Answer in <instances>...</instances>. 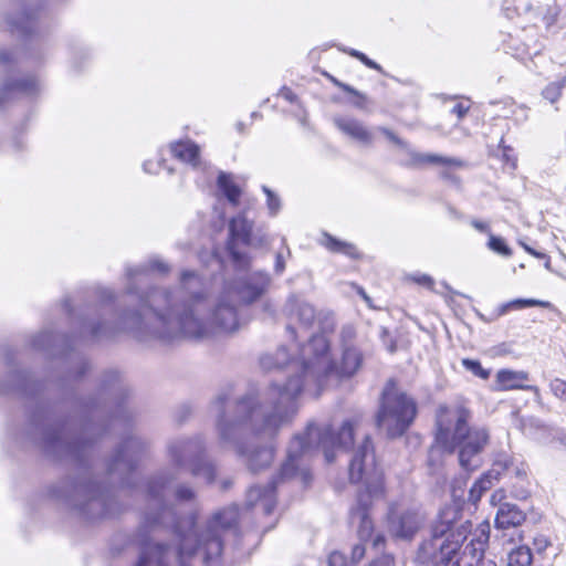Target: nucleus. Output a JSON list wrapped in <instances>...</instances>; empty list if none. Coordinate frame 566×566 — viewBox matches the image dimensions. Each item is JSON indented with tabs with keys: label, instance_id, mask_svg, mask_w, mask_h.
Listing matches in <instances>:
<instances>
[{
	"label": "nucleus",
	"instance_id": "nucleus-22",
	"mask_svg": "<svg viewBox=\"0 0 566 566\" xmlns=\"http://www.w3.org/2000/svg\"><path fill=\"white\" fill-rule=\"evenodd\" d=\"M248 503L250 506L261 507L264 514H271L276 503L274 484L251 488L248 492Z\"/></svg>",
	"mask_w": 566,
	"mask_h": 566
},
{
	"label": "nucleus",
	"instance_id": "nucleus-14",
	"mask_svg": "<svg viewBox=\"0 0 566 566\" xmlns=\"http://www.w3.org/2000/svg\"><path fill=\"white\" fill-rule=\"evenodd\" d=\"M34 422L41 427L44 447L50 450H66L71 453L82 448L80 441H71L65 422L56 421L50 413H44Z\"/></svg>",
	"mask_w": 566,
	"mask_h": 566
},
{
	"label": "nucleus",
	"instance_id": "nucleus-59",
	"mask_svg": "<svg viewBox=\"0 0 566 566\" xmlns=\"http://www.w3.org/2000/svg\"><path fill=\"white\" fill-rule=\"evenodd\" d=\"M440 176L444 180H450V181H453V182H458V178L454 175H452L449 170H442Z\"/></svg>",
	"mask_w": 566,
	"mask_h": 566
},
{
	"label": "nucleus",
	"instance_id": "nucleus-49",
	"mask_svg": "<svg viewBox=\"0 0 566 566\" xmlns=\"http://www.w3.org/2000/svg\"><path fill=\"white\" fill-rule=\"evenodd\" d=\"M470 106L468 104H464V103H457L452 108H451V113L452 114H455L458 116V118H462L465 116V114L468 113Z\"/></svg>",
	"mask_w": 566,
	"mask_h": 566
},
{
	"label": "nucleus",
	"instance_id": "nucleus-24",
	"mask_svg": "<svg viewBox=\"0 0 566 566\" xmlns=\"http://www.w3.org/2000/svg\"><path fill=\"white\" fill-rule=\"evenodd\" d=\"M148 449L149 442L146 439L130 434L123 440L114 460H134L136 457L145 455Z\"/></svg>",
	"mask_w": 566,
	"mask_h": 566
},
{
	"label": "nucleus",
	"instance_id": "nucleus-36",
	"mask_svg": "<svg viewBox=\"0 0 566 566\" xmlns=\"http://www.w3.org/2000/svg\"><path fill=\"white\" fill-rule=\"evenodd\" d=\"M462 365L468 371H471L481 379H488L490 377V370L484 369L479 360L464 358L462 359Z\"/></svg>",
	"mask_w": 566,
	"mask_h": 566
},
{
	"label": "nucleus",
	"instance_id": "nucleus-35",
	"mask_svg": "<svg viewBox=\"0 0 566 566\" xmlns=\"http://www.w3.org/2000/svg\"><path fill=\"white\" fill-rule=\"evenodd\" d=\"M369 457L374 458V447L370 438L365 436L361 443L354 450L352 460H366Z\"/></svg>",
	"mask_w": 566,
	"mask_h": 566
},
{
	"label": "nucleus",
	"instance_id": "nucleus-30",
	"mask_svg": "<svg viewBox=\"0 0 566 566\" xmlns=\"http://www.w3.org/2000/svg\"><path fill=\"white\" fill-rule=\"evenodd\" d=\"M321 243L332 252L343 253L350 258L358 256V252L353 244L340 241L327 233H324Z\"/></svg>",
	"mask_w": 566,
	"mask_h": 566
},
{
	"label": "nucleus",
	"instance_id": "nucleus-54",
	"mask_svg": "<svg viewBox=\"0 0 566 566\" xmlns=\"http://www.w3.org/2000/svg\"><path fill=\"white\" fill-rule=\"evenodd\" d=\"M279 95L291 103L295 102L296 99V95L292 92V90L287 87H283Z\"/></svg>",
	"mask_w": 566,
	"mask_h": 566
},
{
	"label": "nucleus",
	"instance_id": "nucleus-34",
	"mask_svg": "<svg viewBox=\"0 0 566 566\" xmlns=\"http://www.w3.org/2000/svg\"><path fill=\"white\" fill-rule=\"evenodd\" d=\"M196 465L191 468L193 473L202 476L206 482L211 483L214 480L216 468L213 462H193Z\"/></svg>",
	"mask_w": 566,
	"mask_h": 566
},
{
	"label": "nucleus",
	"instance_id": "nucleus-6",
	"mask_svg": "<svg viewBox=\"0 0 566 566\" xmlns=\"http://www.w3.org/2000/svg\"><path fill=\"white\" fill-rule=\"evenodd\" d=\"M208 289L203 277L192 270L180 273L176 290H155L147 300L153 322L148 333L161 342H174L172 327L184 316L206 308Z\"/></svg>",
	"mask_w": 566,
	"mask_h": 566
},
{
	"label": "nucleus",
	"instance_id": "nucleus-43",
	"mask_svg": "<svg viewBox=\"0 0 566 566\" xmlns=\"http://www.w3.org/2000/svg\"><path fill=\"white\" fill-rule=\"evenodd\" d=\"M328 566H348L345 556L339 552H333L328 556Z\"/></svg>",
	"mask_w": 566,
	"mask_h": 566
},
{
	"label": "nucleus",
	"instance_id": "nucleus-27",
	"mask_svg": "<svg viewBox=\"0 0 566 566\" xmlns=\"http://www.w3.org/2000/svg\"><path fill=\"white\" fill-rule=\"evenodd\" d=\"M6 23L10 32L27 35L31 33L34 28L35 13L34 11L23 10L14 15H8Z\"/></svg>",
	"mask_w": 566,
	"mask_h": 566
},
{
	"label": "nucleus",
	"instance_id": "nucleus-41",
	"mask_svg": "<svg viewBox=\"0 0 566 566\" xmlns=\"http://www.w3.org/2000/svg\"><path fill=\"white\" fill-rule=\"evenodd\" d=\"M71 360L74 365V367H73L74 378H80L81 376H83L85 374V371L88 367V364L78 354L73 355L71 357Z\"/></svg>",
	"mask_w": 566,
	"mask_h": 566
},
{
	"label": "nucleus",
	"instance_id": "nucleus-58",
	"mask_svg": "<svg viewBox=\"0 0 566 566\" xmlns=\"http://www.w3.org/2000/svg\"><path fill=\"white\" fill-rule=\"evenodd\" d=\"M503 497H504V492L503 491H496L491 496V503L493 505H496L497 503H500L502 501Z\"/></svg>",
	"mask_w": 566,
	"mask_h": 566
},
{
	"label": "nucleus",
	"instance_id": "nucleus-39",
	"mask_svg": "<svg viewBox=\"0 0 566 566\" xmlns=\"http://www.w3.org/2000/svg\"><path fill=\"white\" fill-rule=\"evenodd\" d=\"M344 52L348 53L350 56L358 59L361 63H364L367 67L381 72L382 69L375 61L370 60L366 54L355 50L348 49L344 50Z\"/></svg>",
	"mask_w": 566,
	"mask_h": 566
},
{
	"label": "nucleus",
	"instance_id": "nucleus-44",
	"mask_svg": "<svg viewBox=\"0 0 566 566\" xmlns=\"http://www.w3.org/2000/svg\"><path fill=\"white\" fill-rule=\"evenodd\" d=\"M470 224L479 232L481 233H485L488 235H490L492 232H491V227H490V223L486 222V221H482V220H478V219H472L470 221Z\"/></svg>",
	"mask_w": 566,
	"mask_h": 566
},
{
	"label": "nucleus",
	"instance_id": "nucleus-56",
	"mask_svg": "<svg viewBox=\"0 0 566 566\" xmlns=\"http://www.w3.org/2000/svg\"><path fill=\"white\" fill-rule=\"evenodd\" d=\"M12 61V53L8 50H0V64H7Z\"/></svg>",
	"mask_w": 566,
	"mask_h": 566
},
{
	"label": "nucleus",
	"instance_id": "nucleus-33",
	"mask_svg": "<svg viewBox=\"0 0 566 566\" xmlns=\"http://www.w3.org/2000/svg\"><path fill=\"white\" fill-rule=\"evenodd\" d=\"M56 335L51 332H43L34 336L32 339V346L39 350H51V347L55 345Z\"/></svg>",
	"mask_w": 566,
	"mask_h": 566
},
{
	"label": "nucleus",
	"instance_id": "nucleus-62",
	"mask_svg": "<svg viewBox=\"0 0 566 566\" xmlns=\"http://www.w3.org/2000/svg\"><path fill=\"white\" fill-rule=\"evenodd\" d=\"M17 377H18L19 381H21V382L25 381V378L23 375L19 374V375H17ZM18 389L24 390V384H19Z\"/></svg>",
	"mask_w": 566,
	"mask_h": 566
},
{
	"label": "nucleus",
	"instance_id": "nucleus-38",
	"mask_svg": "<svg viewBox=\"0 0 566 566\" xmlns=\"http://www.w3.org/2000/svg\"><path fill=\"white\" fill-rule=\"evenodd\" d=\"M511 305H513V308L520 310V308L533 307V306L548 307L551 304H549V302L535 300V298H516V300L511 301Z\"/></svg>",
	"mask_w": 566,
	"mask_h": 566
},
{
	"label": "nucleus",
	"instance_id": "nucleus-2",
	"mask_svg": "<svg viewBox=\"0 0 566 566\" xmlns=\"http://www.w3.org/2000/svg\"><path fill=\"white\" fill-rule=\"evenodd\" d=\"M151 505L159 512H148L145 522L148 526L161 524L172 525L179 537V547L170 548L161 544H148L142 552L135 566H189V559L202 554L206 566H219L222 552V534L233 527L239 518L237 506L227 507L217 513L208 523L203 533L198 535L193 530V518L176 522L175 512L170 506V497L176 502H188L193 499L191 489L180 485L172 486L164 479L155 480L149 485Z\"/></svg>",
	"mask_w": 566,
	"mask_h": 566
},
{
	"label": "nucleus",
	"instance_id": "nucleus-8",
	"mask_svg": "<svg viewBox=\"0 0 566 566\" xmlns=\"http://www.w3.org/2000/svg\"><path fill=\"white\" fill-rule=\"evenodd\" d=\"M328 348L326 336L314 334L308 345L302 349L304 370L312 375L313 385L317 390L328 386L333 380L354 376L363 364V354L355 346L344 347L339 365L329 359Z\"/></svg>",
	"mask_w": 566,
	"mask_h": 566
},
{
	"label": "nucleus",
	"instance_id": "nucleus-26",
	"mask_svg": "<svg viewBox=\"0 0 566 566\" xmlns=\"http://www.w3.org/2000/svg\"><path fill=\"white\" fill-rule=\"evenodd\" d=\"M528 379V374L525 371H515L509 369H501L496 374V382L502 390L524 389L531 390L532 386L523 385Z\"/></svg>",
	"mask_w": 566,
	"mask_h": 566
},
{
	"label": "nucleus",
	"instance_id": "nucleus-51",
	"mask_svg": "<svg viewBox=\"0 0 566 566\" xmlns=\"http://www.w3.org/2000/svg\"><path fill=\"white\" fill-rule=\"evenodd\" d=\"M370 566H394V559L390 555H382L375 559Z\"/></svg>",
	"mask_w": 566,
	"mask_h": 566
},
{
	"label": "nucleus",
	"instance_id": "nucleus-20",
	"mask_svg": "<svg viewBox=\"0 0 566 566\" xmlns=\"http://www.w3.org/2000/svg\"><path fill=\"white\" fill-rule=\"evenodd\" d=\"M40 91V81L33 75H27L19 78H10L3 83L0 92V105L4 99L13 95L32 96Z\"/></svg>",
	"mask_w": 566,
	"mask_h": 566
},
{
	"label": "nucleus",
	"instance_id": "nucleus-13",
	"mask_svg": "<svg viewBox=\"0 0 566 566\" xmlns=\"http://www.w3.org/2000/svg\"><path fill=\"white\" fill-rule=\"evenodd\" d=\"M386 138L400 149V164L408 168H421L426 165H442L462 167L463 161L458 158L444 157L436 154H423L415 150L410 145L386 127H378Z\"/></svg>",
	"mask_w": 566,
	"mask_h": 566
},
{
	"label": "nucleus",
	"instance_id": "nucleus-21",
	"mask_svg": "<svg viewBox=\"0 0 566 566\" xmlns=\"http://www.w3.org/2000/svg\"><path fill=\"white\" fill-rule=\"evenodd\" d=\"M503 471H509L507 462H494L493 468L471 486L469 501L476 503L482 494L492 486L493 481L499 480Z\"/></svg>",
	"mask_w": 566,
	"mask_h": 566
},
{
	"label": "nucleus",
	"instance_id": "nucleus-7",
	"mask_svg": "<svg viewBox=\"0 0 566 566\" xmlns=\"http://www.w3.org/2000/svg\"><path fill=\"white\" fill-rule=\"evenodd\" d=\"M470 412L463 407L440 406L436 415L434 442L431 455L450 457L458 451L459 460L479 455L489 442L484 427L470 428Z\"/></svg>",
	"mask_w": 566,
	"mask_h": 566
},
{
	"label": "nucleus",
	"instance_id": "nucleus-19",
	"mask_svg": "<svg viewBox=\"0 0 566 566\" xmlns=\"http://www.w3.org/2000/svg\"><path fill=\"white\" fill-rule=\"evenodd\" d=\"M423 523V516L416 511L389 515V532L395 537L411 539Z\"/></svg>",
	"mask_w": 566,
	"mask_h": 566
},
{
	"label": "nucleus",
	"instance_id": "nucleus-46",
	"mask_svg": "<svg viewBox=\"0 0 566 566\" xmlns=\"http://www.w3.org/2000/svg\"><path fill=\"white\" fill-rule=\"evenodd\" d=\"M332 81L335 85L340 87L343 91H345L349 94H353L354 96H358L361 99H365V95L363 93L358 92L357 90H355L354 87H352L350 85L342 83V82L337 81L336 78H333Z\"/></svg>",
	"mask_w": 566,
	"mask_h": 566
},
{
	"label": "nucleus",
	"instance_id": "nucleus-28",
	"mask_svg": "<svg viewBox=\"0 0 566 566\" xmlns=\"http://www.w3.org/2000/svg\"><path fill=\"white\" fill-rule=\"evenodd\" d=\"M230 235L232 241L242 242L243 244L251 243L252 222L247 220L242 214L232 218L229 224Z\"/></svg>",
	"mask_w": 566,
	"mask_h": 566
},
{
	"label": "nucleus",
	"instance_id": "nucleus-17",
	"mask_svg": "<svg viewBox=\"0 0 566 566\" xmlns=\"http://www.w3.org/2000/svg\"><path fill=\"white\" fill-rule=\"evenodd\" d=\"M206 442L203 437H180L168 442V454L172 460H201L206 454Z\"/></svg>",
	"mask_w": 566,
	"mask_h": 566
},
{
	"label": "nucleus",
	"instance_id": "nucleus-1",
	"mask_svg": "<svg viewBox=\"0 0 566 566\" xmlns=\"http://www.w3.org/2000/svg\"><path fill=\"white\" fill-rule=\"evenodd\" d=\"M307 345L298 349V360L285 347H280L275 355L261 357L260 364L266 370L289 367L295 374L283 385L273 382L262 391H250L237 398L231 416L220 410L216 426L222 448L232 449L237 455L249 460L275 457L274 438L297 413L296 399L303 389L313 385L312 375L303 367L302 349Z\"/></svg>",
	"mask_w": 566,
	"mask_h": 566
},
{
	"label": "nucleus",
	"instance_id": "nucleus-32",
	"mask_svg": "<svg viewBox=\"0 0 566 566\" xmlns=\"http://www.w3.org/2000/svg\"><path fill=\"white\" fill-rule=\"evenodd\" d=\"M486 247L494 253L505 258H510L513 254L512 249L506 244L505 240L493 233L489 235Z\"/></svg>",
	"mask_w": 566,
	"mask_h": 566
},
{
	"label": "nucleus",
	"instance_id": "nucleus-55",
	"mask_svg": "<svg viewBox=\"0 0 566 566\" xmlns=\"http://www.w3.org/2000/svg\"><path fill=\"white\" fill-rule=\"evenodd\" d=\"M534 544H535L537 551L541 552V551L546 549V547L548 546L549 543L546 537L541 536V537L535 538Z\"/></svg>",
	"mask_w": 566,
	"mask_h": 566
},
{
	"label": "nucleus",
	"instance_id": "nucleus-37",
	"mask_svg": "<svg viewBox=\"0 0 566 566\" xmlns=\"http://www.w3.org/2000/svg\"><path fill=\"white\" fill-rule=\"evenodd\" d=\"M263 192L266 195V206L271 216H276L281 209L280 198L266 186H262Z\"/></svg>",
	"mask_w": 566,
	"mask_h": 566
},
{
	"label": "nucleus",
	"instance_id": "nucleus-29",
	"mask_svg": "<svg viewBox=\"0 0 566 566\" xmlns=\"http://www.w3.org/2000/svg\"><path fill=\"white\" fill-rule=\"evenodd\" d=\"M219 191L227 198L233 207L239 205L241 189L234 182L233 177L226 172H220L217 180Z\"/></svg>",
	"mask_w": 566,
	"mask_h": 566
},
{
	"label": "nucleus",
	"instance_id": "nucleus-16",
	"mask_svg": "<svg viewBox=\"0 0 566 566\" xmlns=\"http://www.w3.org/2000/svg\"><path fill=\"white\" fill-rule=\"evenodd\" d=\"M284 312L290 319L287 332L293 339H297L301 332L307 333L316 323V311L313 305L297 295L287 298Z\"/></svg>",
	"mask_w": 566,
	"mask_h": 566
},
{
	"label": "nucleus",
	"instance_id": "nucleus-4",
	"mask_svg": "<svg viewBox=\"0 0 566 566\" xmlns=\"http://www.w3.org/2000/svg\"><path fill=\"white\" fill-rule=\"evenodd\" d=\"M270 276L265 272H253L243 279L226 283L222 292L213 302L206 301V308L184 316L170 333L174 342L180 338L203 340L216 334H232L242 326L239 304H250L268 289Z\"/></svg>",
	"mask_w": 566,
	"mask_h": 566
},
{
	"label": "nucleus",
	"instance_id": "nucleus-12",
	"mask_svg": "<svg viewBox=\"0 0 566 566\" xmlns=\"http://www.w3.org/2000/svg\"><path fill=\"white\" fill-rule=\"evenodd\" d=\"M102 391L114 396V410L108 419H104V411L99 408H94L90 411V420L84 424L83 433L101 434L107 430L109 426L116 422L126 423L133 416L132 410L124 402L122 396L125 392L120 375L117 371H108L104 375L102 380Z\"/></svg>",
	"mask_w": 566,
	"mask_h": 566
},
{
	"label": "nucleus",
	"instance_id": "nucleus-50",
	"mask_svg": "<svg viewBox=\"0 0 566 566\" xmlns=\"http://www.w3.org/2000/svg\"><path fill=\"white\" fill-rule=\"evenodd\" d=\"M521 245L523 247V249H524L527 253H530V254H532V255H534V256H536V258H538V259H547V260H546V263H545V266H546L547 269L549 268V259L547 258V255H546L545 253H543V252H538V251H536V250L532 249L531 247H528L527 244H525V243H523V242H521Z\"/></svg>",
	"mask_w": 566,
	"mask_h": 566
},
{
	"label": "nucleus",
	"instance_id": "nucleus-11",
	"mask_svg": "<svg viewBox=\"0 0 566 566\" xmlns=\"http://www.w3.org/2000/svg\"><path fill=\"white\" fill-rule=\"evenodd\" d=\"M416 415L415 399L389 381L382 390L376 417L377 426L382 428L390 438L400 437L413 422Z\"/></svg>",
	"mask_w": 566,
	"mask_h": 566
},
{
	"label": "nucleus",
	"instance_id": "nucleus-45",
	"mask_svg": "<svg viewBox=\"0 0 566 566\" xmlns=\"http://www.w3.org/2000/svg\"><path fill=\"white\" fill-rule=\"evenodd\" d=\"M513 308V305H511V302H507L505 304H502L497 310L496 312L492 313L490 316H489V319L488 322H493L495 319H497L499 317L505 315L510 310Z\"/></svg>",
	"mask_w": 566,
	"mask_h": 566
},
{
	"label": "nucleus",
	"instance_id": "nucleus-64",
	"mask_svg": "<svg viewBox=\"0 0 566 566\" xmlns=\"http://www.w3.org/2000/svg\"><path fill=\"white\" fill-rule=\"evenodd\" d=\"M476 314H478V316H479V318H480V319H482V321H483V322H485V323H489V322H488L489 317L484 316V315H483L482 313H480V312H476Z\"/></svg>",
	"mask_w": 566,
	"mask_h": 566
},
{
	"label": "nucleus",
	"instance_id": "nucleus-60",
	"mask_svg": "<svg viewBox=\"0 0 566 566\" xmlns=\"http://www.w3.org/2000/svg\"><path fill=\"white\" fill-rule=\"evenodd\" d=\"M143 167H144V170H145L146 172H149V174H155V172H157V170H156V169H154V163H153V161H150V160H149V161H145V163H144V165H143Z\"/></svg>",
	"mask_w": 566,
	"mask_h": 566
},
{
	"label": "nucleus",
	"instance_id": "nucleus-3",
	"mask_svg": "<svg viewBox=\"0 0 566 566\" xmlns=\"http://www.w3.org/2000/svg\"><path fill=\"white\" fill-rule=\"evenodd\" d=\"M170 270L171 266L159 256H151L136 266H127L125 294L136 302L137 307L126 308L123 312L115 311L111 305L115 300V293L109 289L101 287L96 291L99 304L87 307L85 313L77 317L80 336L103 339L111 338L122 331L148 332L153 316L147 300L151 298L155 290L165 289L154 287L143 293L139 285L150 274L166 275Z\"/></svg>",
	"mask_w": 566,
	"mask_h": 566
},
{
	"label": "nucleus",
	"instance_id": "nucleus-47",
	"mask_svg": "<svg viewBox=\"0 0 566 566\" xmlns=\"http://www.w3.org/2000/svg\"><path fill=\"white\" fill-rule=\"evenodd\" d=\"M366 546L363 544H357L352 549V562L358 563L365 555Z\"/></svg>",
	"mask_w": 566,
	"mask_h": 566
},
{
	"label": "nucleus",
	"instance_id": "nucleus-63",
	"mask_svg": "<svg viewBox=\"0 0 566 566\" xmlns=\"http://www.w3.org/2000/svg\"><path fill=\"white\" fill-rule=\"evenodd\" d=\"M358 293L366 302L370 301L369 296L365 293V291L361 287L358 289Z\"/></svg>",
	"mask_w": 566,
	"mask_h": 566
},
{
	"label": "nucleus",
	"instance_id": "nucleus-10",
	"mask_svg": "<svg viewBox=\"0 0 566 566\" xmlns=\"http://www.w3.org/2000/svg\"><path fill=\"white\" fill-rule=\"evenodd\" d=\"M349 480L352 483L361 484V490L357 496V509L353 510V518H359L358 535L360 541H371L375 548L384 544V536L377 534L373 536V522L367 515V509L374 501L384 496L382 471L377 462H350Z\"/></svg>",
	"mask_w": 566,
	"mask_h": 566
},
{
	"label": "nucleus",
	"instance_id": "nucleus-53",
	"mask_svg": "<svg viewBox=\"0 0 566 566\" xmlns=\"http://www.w3.org/2000/svg\"><path fill=\"white\" fill-rule=\"evenodd\" d=\"M285 269V261L281 252L276 253L274 270L277 274H281Z\"/></svg>",
	"mask_w": 566,
	"mask_h": 566
},
{
	"label": "nucleus",
	"instance_id": "nucleus-9",
	"mask_svg": "<svg viewBox=\"0 0 566 566\" xmlns=\"http://www.w3.org/2000/svg\"><path fill=\"white\" fill-rule=\"evenodd\" d=\"M355 423L345 421L337 431L329 427L321 428L308 423L305 431L295 434L287 447L286 460H300L303 457H318L323 453L325 460H335L346 455L353 443Z\"/></svg>",
	"mask_w": 566,
	"mask_h": 566
},
{
	"label": "nucleus",
	"instance_id": "nucleus-42",
	"mask_svg": "<svg viewBox=\"0 0 566 566\" xmlns=\"http://www.w3.org/2000/svg\"><path fill=\"white\" fill-rule=\"evenodd\" d=\"M549 387L554 396L566 401V381L555 378L551 381Z\"/></svg>",
	"mask_w": 566,
	"mask_h": 566
},
{
	"label": "nucleus",
	"instance_id": "nucleus-57",
	"mask_svg": "<svg viewBox=\"0 0 566 566\" xmlns=\"http://www.w3.org/2000/svg\"><path fill=\"white\" fill-rule=\"evenodd\" d=\"M230 249H232V247H230ZM231 254H232V258L234 260V262L239 265V266H244L247 264V260L243 255H240L238 252L231 250Z\"/></svg>",
	"mask_w": 566,
	"mask_h": 566
},
{
	"label": "nucleus",
	"instance_id": "nucleus-40",
	"mask_svg": "<svg viewBox=\"0 0 566 566\" xmlns=\"http://www.w3.org/2000/svg\"><path fill=\"white\" fill-rule=\"evenodd\" d=\"M562 94V85L559 83H551L548 84L542 92V95L545 99L551 103H555L558 101Z\"/></svg>",
	"mask_w": 566,
	"mask_h": 566
},
{
	"label": "nucleus",
	"instance_id": "nucleus-23",
	"mask_svg": "<svg viewBox=\"0 0 566 566\" xmlns=\"http://www.w3.org/2000/svg\"><path fill=\"white\" fill-rule=\"evenodd\" d=\"M171 154L182 163L189 164L195 169L203 165L200 158V148L191 140H179L170 145Z\"/></svg>",
	"mask_w": 566,
	"mask_h": 566
},
{
	"label": "nucleus",
	"instance_id": "nucleus-18",
	"mask_svg": "<svg viewBox=\"0 0 566 566\" xmlns=\"http://www.w3.org/2000/svg\"><path fill=\"white\" fill-rule=\"evenodd\" d=\"M333 123L340 133L359 145L370 147L374 144V132L361 120L352 116L337 115L334 116Z\"/></svg>",
	"mask_w": 566,
	"mask_h": 566
},
{
	"label": "nucleus",
	"instance_id": "nucleus-5",
	"mask_svg": "<svg viewBox=\"0 0 566 566\" xmlns=\"http://www.w3.org/2000/svg\"><path fill=\"white\" fill-rule=\"evenodd\" d=\"M469 532L470 523L460 521L458 507L442 509L430 526L429 537L418 548L417 562L434 566H496L493 560L483 558L489 539L484 530L461 549Z\"/></svg>",
	"mask_w": 566,
	"mask_h": 566
},
{
	"label": "nucleus",
	"instance_id": "nucleus-31",
	"mask_svg": "<svg viewBox=\"0 0 566 566\" xmlns=\"http://www.w3.org/2000/svg\"><path fill=\"white\" fill-rule=\"evenodd\" d=\"M532 553L528 546L521 545L507 553V566H530Z\"/></svg>",
	"mask_w": 566,
	"mask_h": 566
},
{
	"label": "nucleus",
	"instance_id": "nucleus-15",
	"mask_svg": "<svg viewBox=\"0 0 566 566\" xmlns=\"http://www.w3.org/2000/svg\"><path fill=\"white\" fill-rule=\"evenodd\" d=\"M107 496L95 481H86L76 484L73 505L90 518L104 516Z\"/></svg>",
	"mask_w": 566,
	"mask_h": 566
},
{
	"label": "nucleus",
	"instance_id": "nucleus-48",
	"mask_svg": "<svg viewBox=\"0 0 566 566\" xmlns=\"http://www.w3.org/2000/svg\"><path fill=\"white\" fill-rule=\"evenodd\" d=\"M412 280L420 284V285H423V286H427L429 289H432L433 286V280L431 276L429 275H426V274H419V275H413L412 276Z\"/></svg>",
	"mask_w": 566,
	"mask_h": 566
},
{
	"label": "nucleus",
	"instance_id": "nucleus-52",
	"mask_svg": "<svg viewBox=\"0 0 566 566\" xmlns=\"http://www.w3.org/2000/svg\"><path fill=\"white\" fill-rule=\"evenodd\" d=\"M296 464L297 462H283L282 465V474L285 476H293L296 471Z\"/></svg>",
	"mask_w": 566,
	"mask_h": 566
},
{
	"label": "nucleus",
	"instance_id": "nucleus-25",
	"mask_svg": "<svg viewBox=\"0 0 566 566\" xmlns=\"http://www.w3.org/2000/svg\"><path fill=\"white\" fill-rule=\"evenodd\" d=\"M524 520L525 514L515 504L503 503L497 510L495 525L499 528L515 527L521 525Z\"/></svg>",
	"mask_w": 566,
	"mask_h": 566
},
{
	"label": "nucleus",
	"instance_id": "nucleus-61",
	"mask_svg": "<svg viewBox=\"0 0 566 566\" xmlns=\"http://www.w3.org/2000/svg\"><path fill=\"white\" fill-rule=\"evenodd\" d=\"M366 101H367L366 96H365V99H361L358 96H356V101H354L353 104L355 107L363 109L365 107Z\"/></svg>",
	"mask_w": 566,
	"mask_h": 566
}]
</instances>
